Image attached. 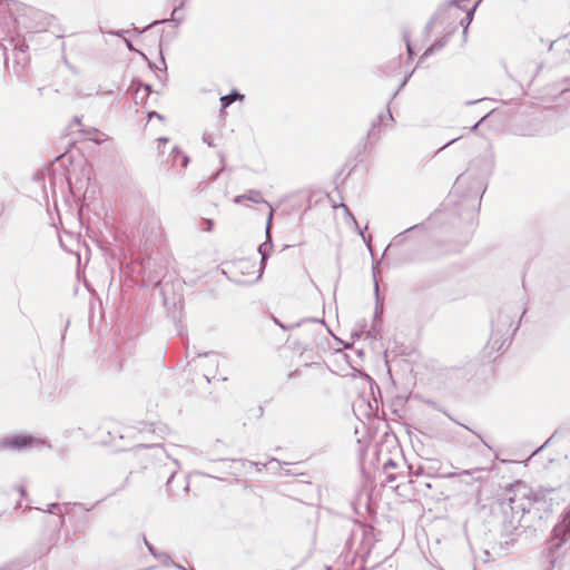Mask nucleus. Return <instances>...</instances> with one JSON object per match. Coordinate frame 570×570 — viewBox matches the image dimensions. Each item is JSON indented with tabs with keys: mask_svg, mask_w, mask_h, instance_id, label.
<instances>
[{
	"mask_svg": "<svg viewBox=\"0 0 570 570\" xmlns=\"http://www.w3.org/2000/svg\"><path fill=\"white\" fill-rule=\"evenodd\" d=\"M0 29L8 37L17 33V26L39 32L46 31L53 17L14 0H0Z\"/></svg>",
	"mask_w": 570,
	"mask_h": 570,
	"instance_id": "obj_1",
	"label": "nucleus"
},
{
	"mask_svg": "<svg viewBox=\"0 0 570 570\" xmlns=\"http://www.w3.org/2000/svg\"><path fill=\"white\" fill-rule=\"evenodd\" d=\"M534 502L531 489L523 482L510 484L499 502L500 509L509 522L519 523Z\"/></svg>",
	"mask_w": 570,
	"mask_h": 570,
	"instance_id": "obj_2",
	"label": "nucleus"
},
{
	"mask_svg": "<svg viewBox=\"0 0 570 570\" xmlns=\"http://www.w3.org/2000/svg\"><path fill=\"white\" fill-rule=\"evenodd\" d=\"M136 454L139 458L155 459L156 461L163 463L161 466L165 469L164 475L168 474L167 484L170 483L175 474L180 469L179 462L176 459H171L160 444H140L136 448Z\"/></svg>",
	"mask_w": 570,
	"mask_h": 570,
	"instance_id": "obj_3",
	"label": "nucleus"
},
{
	"mask_svg": "<svg viewBox=\"0 0 570 570\" xmlns=\"http://www.w3.org/2000/svg\"><path fill=\"white\" fill-rule=\"evenodd\" d=\"M513 325L512 317L507 313H500L492 323V332L489 340V347L492 351H500L505 343Z\"/></svg>",
	"mask_w": 570,
	"mask_h": 570,
	"instance_id": "obj_4",
	"label": "nucleus"
},
{
	"mask_svg": "<svg viewBox=\"0 0 570 570\" xmlns=\"http://www.w3.org/2000/svg\"><path fill=\"white\" fill-rule=\"evenodd\" d=\"M39 444H45V442L40 439H36L31 435L16 434L11 436H6L0 440V446L2 449H8L12 451H22L28 448H33Z\"/></svg>",
	"mask_w": 570,
	"mask_h": 570,
	"instance_id": "obj_5",
	"label": "nucleus"
},
{
	"mask_svg": "<svg viewBox=\"0 0 570 570\" xmlns=\"http://www.w3.org/2000/svg\"><path fill=\"white\" fill-rule=\"evenodd\" d=\"M244 200H248V202H252V203H255V204L264 203V204L268 205L269 214H268V217H267V225H266V234H268V232L271 229L272 218H273V212H274L273 207L263 198L262 193L259 190H256V189H250L246 194L237 195L234 198V203L235 204H240Z\"/></svg>",
	"mask_w": 570,
	"mask_h": 570,
	"instance_id": "obj_6",
	"label": "nucleus"
},
{
	"mask_svg": "<svg viewBox=\"0 0 570 570\" xmlns=\"http://www.w3.org/2000/svg\"><path fill=\"white\" fill-rule=\"evenodd\" d=\"M80 132L83 135L86 139L98 145L109 140V136L107 134L94 127L80 129Z\"/></svg>",
	"mask_w": 570,
	"mask_h": 570,
	"instance_id": "obj_7",
	"label": "nucleus"
},
{
	"mask_svg": "<svg viewBox=\"0 0 570 570\" xmlns=\"http://www.w3.org/2000/svg\"><path fill=\"white\" fill-rule=\"evenodd\" d=\"M553 533L556 537H561L562 541L567 540V535L570 534V510L564 514L563 520L554 527Z\"/></svg>",
	"mask_w": 570,
	"mask_h": 570,
	"instance_id": "obj_8",
	"label": "nucleus"
},
{
	"mask_svg": "<svg viewBox=\"0 0 570 570\" xmlns=\"http://www.w3.org/2000/svg\"><path fill=\"white\" fill-rule=\"evenodd\" d=\"M396 464L394 461L389 460L386 463H384V473H385V480L384 485H389L391 489H397L399 484L396 483L397 475L390 470L394 469Z\"/></svg>",
	"mask_w": 570,
	"mask_h": 570,
	"instance_id": "obj_9",
	"label": "nucleus"
},
{
	"mask_svg": "<svg viewBox=\"0 0 570 570\" xmlns=\"http://www.w3.org/2000/svg\"><path fill=\"white\" fill-rule=\"evenodd\" d=\"M417 229H423V225H414V226L407 228L406 230L397 234L391 240L390 245L387 246V249L402 246L407 240V237H409L407 234L413 230H417Z\"/></svg>",
	"mask_w": 570,
	"mask_h": 570,
	"instance_id": "obj_10",
	"label": "nucleus"
},
{
	"mask_svg": "<svg viewBox=\"0 0 570 570\" xmlns=\"http://www.w3.org/2000/svg\"><path fill=\"white\" fill-rule=\"evenodd\" d=\"M238 99H244V95L239 94L238 91L234 90L228 95H225L220 98V104L223 108H227L230 106L234 101Z\"/></svg>",
	"mask_w": 570,
	"mask_h": 570,
	"instance_id": "obj_11",
	"label": "nucleus"
},
{
	"mask_svg": "<svg viewBox=\"0 0 570 570\" xmlns=\"http://www.w3.org/2000/svg\"><path fill=\"white\" fill-rule=\"evenodd\" d=\"M446 42V39L443 38L436 42H434L431 47H429L424 53L422 55L421 59H424V58H428L429 56H431L432 53H434L436 50H440L441 48H443V46L445 45Z\"/></svg>",
	"mask_w": 570,
	"mask_h": 570,
	"instance_id": "obj_12",
	"label": "nucleus"
},
{
	"mask_svg": "<svg viewBox=\"0 0 570 570\" xmlns=\"http://www.w3.org/2000/svg\"><path fill=\"white\" fill-rule=\"evenodd\" d=\"M468 179H469L468 174L460 175L454 183L453 190L455 193L459 191L466 184Z\"/></svg>",
	"mask_w": 570,
	"mask_h": 570,
	"instance_id": "obj_13",
	"label": "nucleus"
},
{
	"mask_svg": "<svg viewBox=\"0 0 570 570\" xmlns=\"http://www.w3.org/2000/svg\"><path fill=\"white\" fill-rule=\"evenodd\" d=\"M157 560H159L164 566L166 567H170L171 564H175V562L173 561V559L170 558V556L166 552H160L157 558Z\"/></svg>",
	"mask_w": 570,
	"mask_h": 570,
	"instance_id": "obj_14",
	"label": "nucleus"
},
{
	"mask_svg": "<svg viewBox=\"0 0 570 570\" xmlns=\"http://www.w3.org/2000/svg\"><path fill=\"white\" fill-rule=\"evenodd\" d=\"M267 237L268 239L271 240V236H269V233L267 234ZM272 244H267V243H264L259 246V253L262 255V262L264 263V261L266 259V256H267V247H271Z\"/></svg>",
	"mask_w": 570,
	"mask_h": 570,
	"instance_id": "obj_15",
	"label": "nucleus"
},
{
	"mask_svg": "<svg viewBox=\"0 0 570 570\" xmlns=\"http://www.w3.org/2000/svg\"><path fill=\"white\" fill-rule=\"evenodd\" d=\"M341 207L343 208V210L345 212L346 214V217L353 223V225L355 226L356 229H358V224L355 219V217L353 216V214L350 212L348 207L344 204L341 205Z\"/></svg>",
	"mask_w": 570,
	"mask_h": 570,
	"instance_id": "obj_16",
	"label": "nucleus"
},
{
	"mask_svg": "<svg viewBox=\"0 0 570 570\" xmlns=\"http://www.w3.org/2000/svg\"><path fill=\"white\" fill-rule=\"evenodd\" d=\"M373 276H374V292H375V296H376V311H377L379 305H380V297H379V284L376 281V267L375 266H373Z\"/></svg>",
	"mask_w": 570,
	"mask_h": 570,
	"instance_id": "obj_17",
	"label": "nucleus"
},
{
	"mask_svg": "<svg viewBox=\"0 0 570 570\" xmlns=\"http://www.w3.org/2000/svg\"><path fill=\"white\" fill-rule=\"evenodd\" d=\"M55 510H59V513L61 514V523H63L65 519L62 517L61 505L59 503H51V504H49V507H48V509L46 511L48 513H53Z\"/></svg>",
	"mask_w": 570,
	"mask_h": 570,
	"instance_id": "obj_18",
	"label": "nucleus"
},
{
	"mask_svg": "<svg viewBox=\"0 0 570 570\" xmlns=\"http://www.w3.org/2000/svg\"><path fill=\"white\" fill-rule=\"evenodd\" d=\"M144 541H145V544H146V547H147L148 551L150 552V554H151L153 557L157 558V556H158L160 552H159V551H157V550L155 549V547H154L153 544H150L146 539H144Z\"/></svg>",
	"mask_w": 570,
	"mask_h": 570,
	"instance_id": "obj_19",
	"label": "nucleus"
},
{
	"mask_svg": "<svg viewBox=\"0 0 570 570\" xmlns=\"http://www.w3.org/2000/svg\"><path fill=\"white\" fill-rule=\"evenodd\" d=\"M203 141H204L205 144H207L209 147H214V146H215V145H214L213 137H212V135H210V134H206V132H205V134L203 135Z\"/></svg>",
	"mask_w": 570,
	"mask_h": 570,
	"instance_id": "obj_20",
	"label": "nucleus"
},
{
	"mask_svg": "<svg viewBox=\"0 0 570 570\" xmlns=\"http://www.w3.org/2000/svg\"><path fill=\"white\" fill-rule=\"evenodd\" d=\"M404 40L406 42L407 53H409V56H412L413 51H412V47H411L410 39H409L407 35H404Z\"/></svg>",
	"mask_w": 570,
	"mask_h": 570,
	"instance_id": "obj_21",
	"label": "nucleus"
},
{
	"mask_svg": "<svg viewBox=\"0 0 570 570\" xmlns=\"http://www.w3.org/2000/svg\"><path fill=\"white\" fill-rule=\"evenodd\" d=\"M480 1H481V0H479V1L476 2V4L474 6V8H473V9H472L468 14H466V18H465V19L468 20V23H470V22H471L472 17H473V13H474V11H475V8H476V6L480 3Z\"/></svg>",
	"mask_w": 570,
	"mask_h": 570,
	"instance_id": "obj_22",
	"label": "nucleus"
},
{
	"mask_svg": "<svg viewBox=\"0 0 570 570\" xmlns=\"http://www.w3.org/2000/svg\"><path fill=\"white\" fill-rule=\"evenodd\" d=\"M148 118H149V119L158 118V119H160V120H161V119H163V116H161L160 114L156 112V111H151V112H149V114H148Z\"/></svg>",
	"mask_w": 570,
	"mask_h": 570,
	"instance_id": "obj_23",
	"label": "nucleus"
},
{
	"mask_svg": "<svg viewBox=\"0 0 570 570\" xmlns=\"http://www.w3.org/2000/svg\"><path fill=\"white\" fill-rule=\"evenodd\" d=\"M470 474H471V472L469 470H464L460 473H451V474H449V476L453 478V476H458V475H470Z\"/></svg>",
	"mask_w": 570,
	"mask_h": 570,
	"instance_id": "obj_24",
	"label": "nucleus"
},
{
	"mask_svg": "<svg viewBox=\"0 0 570 570\" xmlns=\"http://www.w3.org/2000/svg\"><path fill=\"white\" fill-rule=\"evenodd\" d=\"M205 224H206V227H204V229H205L206 232H210V230H212V228H213V220H210V219H206V220H205Z\"/></svg>",
	"mask_w": 570,
	"mask_h": 570,
	"instance_id": "obj_25",
	"label": "nucleus"
},
{
	"mask_svg": "<svg viewBox=\"0 0 570 570\" xmlns=\"http://www.w3.org/2000/svg\"><path fill=\"white\" fill-rule=\"evenodd\" d=\"M125 43H126V47L129 49V50H134V47H132V43L130 40L128 39H125Z\"/></svg>",
	"mask_w": 570,
	"mask_h": 570,
	"instance_id": "obj_26",
	"label": "nucleus"
},
{
	"mask_svg": "<svg viewBox=\"0 0 570 570\" xmlns=\"http://www.w3.org/2000/svg\"><path fill=\"white\" fill-rule=\"evenodd\" d=\"M124 32H125V31H112V32H109V33H110V35H114V36L121 37Z\"/></svg>",
	"mask_w": 570,
	"mask_h": 570,
	"instance_id": "obj_27",
	"label": "nucleus"
},
{
	"mask_svg": "<svg viewBox=\"0 0 570 570\" xmlns=\"http://www.w3.org/2000/svg\"><path fill=\"white\" fill-rule=\"evenodd\" d=\"M205 355L213 357L215 362L217 361V355L215 353H206Z\"/></svg>",
	"mask_w": 570,
	"mask_h": 570,
	"instance_id": "obj_28",
	"label": "nucleus"
},
{
	"mask_svg": "<svg viewBox=\"0 0 570 570\" xmlns=\"http://www.w3.org/2000/svg\"><path fill=\"white\" fill-rule=\"evenodd\" d=\"M158 141H159L160 144H166V142L168 141V138H166V137H160V138H158Z\"/></svg>",
	"mask_w": 570,
	"mask_h": 570,
	"instance_id": "obj_29",
	"label": "nucleus"
},
{
	"mask_svg": "<svg viewBox=\"0 0 570 570\" xmlns=\"http://www.w3.org/2000/svg\"><path fill=\"white\" fill-rule=\"evenodd\" d=\"M188 160H189V159H188V157H187V156H184V159H183V166H185V167H186V166H187V164H188Z\"/></svg>",
	"mask_w": 570,
	"mask_h": 570,
	"instance_id": "obj_30",
	"label": "nucleus"
},
{
	"mask_svg": "<svg viewBox=\"0 0 570 570\" xmlns=\"http://www.w3.org/2000/svg\"><path fill=\"white\" fill-rule=\"evenodd\" d=\"M21 495H24L26 491L22 487L17 488Z\"/></svg>",
	"mask_w": 570,
	"mask_h": 570,
	"instance_id": "obj_31",
	"label": "nucleus"
},
{
	"mask_svg": "<svg viewBox=\"0 0 570 570\" xmlns=\"http://www.w3.org/2000/svg\"><path fill=\"white\" fill-rule=\"evenodd\" d=\"M144 88H145V90H146L147 92H150V91H151V87H150V85H145V87H144Z\"/></svg>",
	"mask_w": 570,
	"mask_h": 570,
	"instance_id": "obj_32",
	"label": "nucleus"
},
{
	"mask_svg": "<svg viewBox=\"0 0 570 570\" xmlns=\"http://www.w3.org/2000/svg\"><path fill=\"white\" fill-rule=\"evenodd\" d=\"M75 121H76L78 125H81V120H80L78 117H76V118H75Z\"/></svg>",
	"mask_w": 570,
	"mask_h": 570,
	"instance_id": "obj_33",
	"label": "nucleus"
},
{
	"mask_svg": "<svg viewBox=\"0 0 570 570\" xmlns=\"http://www.w3.org/2000/svg\"><path fill=\"white\" fill-rule=\"evenodd\" d=\"M478 126H479V122H478V124H475V125L472 127V130H475V129L478 128Z\"/></svg>",
	"mask_w": 570,
	"mask_h": 570,
	"instance_id": "obj_34",
	"label": "nucleus"
},
{
	"mask_svg": "<svg viewBox=\"0 0 570 570\" xmlns=\"http://www.w3.org/2000/svg\"><path fill=\"white\" fill-rule=\"evenodd\" d=\"M360 232V234L362 235V238H365V235H363V232L358 228L357 229Z\"/></svg>",
	"mask_w": 570,
	"mask_h": 570,
	"instance_id": "obj_35",
	"label": "nucleus"
},
{
	"mask_svg": "<svg viewBox=\"0 0 570 570\" xmlns=\"http://www.w3.org/2000/svg\"><path fill=\"white\" fill-rule=\"evenodd\" d=\"M462 428H465V430L471 431V430L469 429V426H465V424H462Z\"/></svg>",
	"mask_w": 570,
	"mask_h": 570,
	"instance_id": "obj_36",
	"label": "nucleus"
},
{
	"mask_svg": "<svg viewBox=\"0 0 570 570\" xmlns=\"http://www.w3.org/2000/svg\"><path fill=\"white\" fill-rule=\"evenodd\" d=\"M462 428H465V430L471 431V430L469 429V426H465V424H462Z\"/></svg>",
	"mask_w": 570,
	"mask_h": 570,
	"instance_id": "obj_37",
	"label": "nucleus"
},
{
	"mask_svg": "<svg viewBox=\"0 0 570 570\" xmlns=\"http://www.w3.org/2000/svg\"><path fill=\"white\" fill-rule=\"evenodd\" d=\"M389 118H390L391 120H393V117H392V115H391V112H390V111H389Z\"/></svg>",
	"mask_w": 570,
	"mask_h": 570,
	"instance_id": "obj_38",
	"label": "nucleus"
}]
</instances>
